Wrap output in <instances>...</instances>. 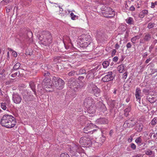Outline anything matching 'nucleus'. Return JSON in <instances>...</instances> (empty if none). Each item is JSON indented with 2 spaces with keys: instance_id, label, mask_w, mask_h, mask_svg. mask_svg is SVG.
<instances>
[{
  "instance_id": "14",
  "label": "nucleus",
  "mask_w": 157,
  "mask_h": 157,
  "mask_svg": "<svg viewBox=\"0 0 157 157\" xmlns=\"http://www.w3.org/2000/svg\"><path fill=\"white\" fill-rule=\"evenodd\" d=\"M89 139L86 137H82L80 138L79 142L81 145H84L85 146L86 145H89L91 144L90 141H89Z\"/></svg>"
},
{
  "instance_id": "11",
  "label": "nucleus",
  "mask_w": 157,
  "mask_h": 157,
  "mask_svg": "<svg viewBox=\"0 0 157 157\" xmlns=\"http://www.w3.org/2000/svg\"><path fill=\"white\" fill-rule=\"evenodd\" d=\"M22 100L20 95L17 93L14 92L12 94V100L16 104H19Z\"/></svg>"
},
{
  "instance_id": "23",
  "label": "nucleus",
  "mask_w": 157,
  "mask_h": 157,
  "mask_svg": "<svg viewBox=\"0 0 157 157\" xmlns=\"http://www.w3.org/2000/svg\"><path fill=\"white\" fill-rule=\"evenodd\" d=\"M51 81V80L49 79H47L45 81V86H46V87L50 88L52 87V84Z\"/></svg>"
},
{
  "instance_id": "28",
  "label": "nucleus",
  "mask_w": 157,
  "mask_h": 157,
  "mask_svg": "<svg viewBox=\"0 0 157 157\" xmlns=\"http://www.w3.org/2000/svg\"><path fill=\"white\" fill-rule=\"evenodd\" d=\"M147 99L149 102L151 103H154L155 102V98L151 96H147Z\"/></svg>"
},
{
  "instance_id": "27",
  "label": "nucleus",
  "mask_w": 157,
  "mask_h": 157,
  "mask_svg": "<svg viewBox=\"0 0 157 157\" xmlns=\"http://www.w3.org/2000/svg\"><path fill=\"white\" fill-rule=\"evenodd\" d=\"M12 73L13 74L11 75V76L13 78H15L17 76L18 77H21L22 76V74H20L19 71L16 72L13 71V72Z\"/></svg>"
},
{
  "instance_id": "52",
  "label": "nucleus",
  "mask_w": 157,
  "mask_h": 157,
  "mask_svg": "<svg viewBox=\"0 0 157 157\" xmlns=\"http://www.w3.org/2000/svg\"><path fill=\"white\" fill-rule=\"evenodd\" d=\"M135 96L137 101L140 102L141 99L140 95H135Z\"/></svg>"
},
{
  "instance_id": "19",
  "label": "nucleus",
  "mask_w": 157,
  "mask_h": 157,
  "mask_svg": "<svg viewBox=\"0 0 157 157\" xmlns=\"http://www.w3.org/2000/svg\"><path fill=\"white\" fill-rule=\"evenodd\" d=\"M143 125L142 124H137L135 127L136 130L138 132H141L142 130Z\"/></svg>"
},
{
  "instance_id": "60",
  "label": "nucleus",
  "mask_w": 157,
  "mask_h": 157,
  "mask_svg": "<svg viewBox=\"0 0 157 157\" xmlns=\"http://www.w3.org/2000/svg\"><path fill=\"white\" fill-rule=\"evenodd\" d=\"M154 46L152 45H151L150 46L149 51L150 52H151L152 49L154 48Z\"/></svg>"
},
{
  "instance_id": "2",
  "label": "nucleus",
  "mask_w": 157,
  "mask_h": 157,
  "mask_svg": "<svg viewBox=\"0 0 157 157\" xmlns=\"http://www.w3.org/2000/svg\"><path fill=\"white\" fill-rule=\"evenodd\" d=\"M40 33L41 35L38 36L40 43L45 46L49 45L52 41V36L50 33L48 31H42Z\"/></svg>"
},
{
  "instance_id": "58",
  "label": "nucleus",
  "mask_w": 157,
  "mask_h": 157,
  "mask_svg": "<svg viewBox=\"0 0 157 157\" xmlns=\"http://www.w3.org/2000/svg\"><path fill=\"white\" fill-rule=\"evenodd\" d=\"M50 74V73L48 71H46L45 73L44 74V75L45 77H47L49 76Z\"/></svg>"
},
{
  "instance_id": "10",
  "label": "nucleus",
  "mask_w": 157,
  "mask_h": 157,
  "mask_svg": "<svg viewBox=\"0 0 157 157\" xmlns=\"http://www.w3.org/2000/svg\"><path fill=\"white\" fill-rule=\"evenodd\" d=\"M78 84V82L75 78H71L69 80L67 85L69 88L76 91V89H77V85Z\"/></svg>"
},
{
  "instance_id": "34",
  "label": "nucleus",
  "mask_w": 157,
  "mask_h": 157,
  "mask_svg": "<svg viewBox=\"0 0 157 157\" xmlns=\"http://www.w3.org/2000/svg\"><path fill=\"white\" fill-rule=\"evenodd\" d=\"M106 139L105 136H104L103 135L102 136L100 137V146H101L102 144H103L104 142Z\"/></svg>"
},
{
  "instance_id": "25",
  "label": "nucleus",
  "mask_w": 157,
  "mask_h": 157,
  "mask_svg": "<svg viewBox=\"0 0 157 157\" xmlns=\"http://www.w3.org/2000/svg\"><path fill=\"white\" fill-rule=\"evenodd\" d=\"M117 69L119 72L120 73H122L125 71L124 65V64H121L118 66Z\"/></svg>"
},
{
  "instance_id": "31",
  "label": "nucleus",
  "mask_w": 157,
  "mask_h": 157,
  "mask_svg": "<svg viewBox=\"0 0 157 157\" xmlns=\"http://www.w3.org/2000/svg\"><path fill=\"white\" fill-rule=\"evenodd\" d=\"M25 32L28 38H31L32 36V33L29 29L26 30Z\"/></svg>"
},
{
  "instance_id": "54",
  "label": "nucleus",
  "mask_w": 157,
  "mask_h": 157,
  "mask_svg": "<svg viewBox=\"0 0 157 157\" xmlns=\"http://www.w3.org/2000/svg\"><path fill=\"white\" fill-rule=\"evenodd\" d=\"M12 54V55L14 57H16L17 55V52L14 51H13Z\"/></svg>"
},
{
  "instance_id": "18",
  "label": "nucleus",
  "mask_w": 157,
  "mask_h": 157,
  "mask_svg": "<svg viewBox=\"0 0 157 157\" xmlns=\"http://www.w3.org/2000/svg\"><path fill=\"white\" fill-rule=\"evenodd\" d=\"M21 65L20 63L18 62H17L14 66L13 68L11 70V73L13 72L16 71L20 67Z\"/></svg>"
},
{
  "instance_id": "47",
  "label": "nucleus",
  "mask_w": 157,
  "mask_h": 157,
  "mask_svg": "<svg viewBox=\"0 0 157 157\" xmlns=\"http://www.w3.org/2000/svg\"><path fill=\"white\" fill-rule=\"evenodd\" d=\"M103 34L102 32H98L97 33V37L98 38H99V39L101 38V37L103 36Z\"/></svg>"
},
{
  "instance_id": "1",
  "label": "nucleus",
  "mask_w": 157,
  "mask_h": 157,
  "mask_svg": "<svg viewBox=\"0 0 157 157\" xmlns=\"http://www.w3.org/2000/svg\"><path fill=\"white\" fill-rule=\"evenodd\" d=\"M0 123L2 126L10 128L14 127L16 123V121L15 118L12 116L6 114L1 118Z\"/></svg>"
},
{
  "instance_id": "39",
  "label": "nucleus",
  "mask_w": 157,
  "mask_h": 157,
  "mask_svg": "<svg viewBox=\"0 0 157 157\" xmlns=\"http://www.w3.org/2000/svg\"><path fill=\"white\" fill-rule=\"evenodd\" d=\"M109 63L108 61H106L102 63V65L103 67L104 68H106L109 65Z\"/></svg>"
},
{
  "instance_id": "33",
  "label": "nucleus",
  "mask_w": 157,
  "mask_h": 157,
  "mask_svg": "<svg viewBox=\"0 0 157 157\" xmlns=\"http://www.w3.org/2000/svg\"><path fill=\"white\" fill-rule=\"evenodd\" d=\"M140 37L139 36H136L132 38L131 39V41L134 44L136 43L137 40L139 39Z\"/></svg>"
},
{
  "instance_id": "7",
  "label": "nucleus",
  "mask_w": 157,
  "mask_h": 157,
  "mask_svg": "<svg viewBox=\"0 0 157 157\" xmlns=\"http://www.w3.org/2000/svg\"><path fill=\"white\" fill-rule=\"evenodd\" d=\"M81 149V147L79 144H73L70 148V155L72 156H75L76 152H80Z\"/></svg>"
},
{
  "instance_id": "5",
  "label": "nucleus",
  "mask_w": 157,
  "mask_h": 157,
  "mask_svg": "<svg viewBox=\"0 0 157 157\" xmlns=\"http://www.w3.org/2000/svg\"><path fill=\"white\" fill-rule=\"evenodd\" d=\"M23 98V102L25 105H29L33 98L31 97L30 93L26 89H24L21 92Z\"/></svg>"
},
{
  "instance_id": "4",
  "label": "nucleus",
  "mask_w": 157,
  "mask_h": 157,
  "mask_svg": "<svg viewBox=\"0 0 157 157\" xmlns=\"http://www.w3.org/2000/svg\"><path fill=\"white\" fill-rule=\"evenodd\" d=\"M96 106L98 108L103 109V110L104 111L106 110V108L104 104L101 102H99L96 105H94L91 106H90V107H88L87 108L88 113L90 114L94 113L96 111L95 109Z\"/></svg>"
},
{
  "instance_id": "35",
  "label": "nucleus",
  "mask_w": 157,
  "mask_h": 157,
  "mask_svg": "<svg viewBox=\"0 0 157 157\" xmlns=\"http://www.w3.org/2000/svg\"><path fill=\"white\" fill-rule=\"evenodd\" d=\"M68 75L69 76H74L75 75H78L77 72L74 70L71 71L68 73Z\"/></svg>"
},
{
  "instance_id": "64",
  "label": "nucleus",
  "mask_w": 157,
  "mask_h": 157,
  "mask_svg": "<svg viewBox=\"0 0 157 157\" xmlns=\"http://www.w3.org/2000/svg\"><path fill=\"white\" fill-rule=\"evenodd\" d=\"M147 52H146L143 54L142 56L143 58H146L147 56Z\"/></svg>"
},
{
  "instance_id": "53",
  "label": "nucleus",
  "mask_w": 157,
  "mask_h": 157,
  "mask_svg": "<svg viewBox=\"0 0 157 157\" xmlns=\"http://www.w3.org/2000/svg\"><path fill=\"white\" fill-rule=\"evenodd\" d=\"M131 147L133 150H135L136 149V146L134 143H132L131 144Z\"/></svg>"
},
{
  "instance_id": "17",
  "label": "nucleus",
  "mask_w": 157,
  "mask_h": 157,
  "mask_svg": "<svg viewBox=\"0 0 157 157\" xmlns=\"http://www.w3.org/2000/svg\"><path fill=\"white\" fill-rule=\"evenodd\" d=\"M84 123L86 124L85 127L90 129L95 126V125L93 123H91L90 121L88 120H86L84 121Z\"/></svg>"
},
{
  "instance_id": "38",
  "label": "nucleus",
  "mask_w": 157,
  "mask_h": 157,
  "mask_svg": "<svg viewBox=\"0 0 157 157\" xmlns=\"http://www.w3.org/2000/svg\"><path fill=\"white\" fill-rule=\"evenodd\" d=\"M157 123V117H155L152 119L151 122V123L152 125L154 126Z\"/></svg>"
},
{
  "instance_id": "44",
  "label": "nucleus",
  "mask_w": 157,
  "mask_h": 157,
  "mask_svg": "<svg viewBox=\"0 0 157 157\" xmlns=\"http://www.w3.org/2000/svg\"><path fill=\"white\" fill-rule=\"evenodd\" d=\"M115 101L114 100L112 101H111L109 103V105L110 106V107H111V108L110 109V111H111L112 109L115 106Z\"/></svg>"
},
{
  "instance_id": "30",
  "label": "nucleus",
  "mask_w": 157,
  "mask_h": 157,
  "mask_svg": "<svg viewBox=\"0 0 157 157\" xmlns=\"http://www.w3.org/2000/svg\"><path fill=\"white\" fill-rule=\"evenodd\" d=\"M135 142L140 146L143 144L142 140L140 137H139L137 138L135 140Z\"/></svg>"
},
{
  "instance_id": "16",
  "label": "nucleus",
  "mask_w": 157,
  "mask_h": 157,
  "mask_svg": "<svg viewBox=\"0 0 157 157\" xmlns=\"http://www.w3.org/2000/svg\"><path fill=\"white\" fill-rule=\"evenodd\" d=\"M136 122H133V121H125L124 124V126L125 127H132L136 124Z\"/></svg>"
},
{
  "instance_id": "37",
  "label": "nucleus",
  "mask_w": 157,
  "mask_h": 157,
  "mask_svg": "<svg viewBox=\"0 0 157 157\" xmlns=\"http://www.w3.org/2000/svg\"><path fill=\"white\" fill-rule=\"evenodd\" d=\"M94 77V75L93 73H90V72L87 75L86 77H87L88 80H90V77H91L90 79H93Z\"/></svg>"
},
{
  "instance_id": "59",
  "label": "nucleus",
  "mask_w": 157,
  "mask_h": 157,
  "mask_svg": "<svg viewBox=\"0 0 157 157\" xmlns=\"http://www.w3.org/2000/svg\"><path fill=\"white\" fill-rule=\"evenodd\" d=\"M116 52V51L115 49H114L113 50L112 54H111V56H114L115 55V53Z\"/></svg>"
},
{
  "instance_id": "8",
  "label": "nucleus",
  "mask_w": 157,
  "mask_h": 157,
  "mask_svg": "<svg viewBox=\"0 0 157 157\" xmlns=\"http://www.w3.org/2000/svg\"><path fill=\"white\" fill-rule=\"evenodd\" d=\"M82 38H79V40H82V43L84 44L85 46H87L92 42V40L90 36L88 34L83 35Z\"/></svg>"
},
{
  "instance_id": "46",
  "label": "nucleus",
  "mask_w": 157,
  "mask_h": 157,
  "mask_svg": "<svg viewBox=\"0 0 157 157\" xmlns=\"http://www.w3.org/2000/svg\"><path fill=\"white\" fill-rule=\"evenodd\" d=\"M145 154L147 155H151L152 154V151L150 150H148L147 151H144Z\"/></svg>"
},
{
  "instance_id": "62",
  "label": "nucleus",
  "mask_w": 157,
  "mask_h": 157,
  "mask_svg": "<svg viewBox=\"0 0 157 157\" xmlns=\"http://www.w3.org/2000/svg\"><path fill=\"white\" fill-rule=\"evenodd\" d=\"M118 58L117 56H115L113 58V61L114 62H116L117 61Z\"/></svg>"
},
{
  "instance_id": "20",
  "label": "nucleus",
  "mask_w": 157,
  "mask_h": 157,
  "mask_svg": "<svg viewBox=\"0 0 157 157\" xmlns=\"http://www.w3.org/2000/svg\"><path fill=\"white\" fill-rule=\"evenodd\" d=\"M66 40L67 41V46H68V48H73V45L71 39L68 37L66 38Z\"/></svg>"
},
{
  "instance_id": "13",
  "label": "nucleus",
  "mask_w": 157,
  "mask_h": 157,
  "mask_svg": "<svg viewBox=\"0 0 157 157\" xmlns=\"http://www.w3.org/2000/svg\"><path fill=\"white\" fill-rule=\"evenodd\" d=\"M105 76L102 77L101 79V80L104 82H107L113 80L114 79V77L112 75V72H109Z\"/></svg>"
},
{
  "instance_id": "15",
  "label": "nucleus",
  "mask_w": 157,
  "mask_h": 157,
  "mask_svg": "<svg viewBox=\"0 0 157 157\" xmlns=\"http://www.w3.org/2000/svg\"><path fill=\"white\" fill-rule=\"evenodd\" d=\"M96 123L98 124H106L108 123V119L105 117H101L97 119L96 121Z\"/></svg>"
},
{
  "instance_id": "36",
  "label": "nucleus",
  "mask_w": 157,
  "mask_h": 157,
  "mask_svg": "<svg viewBox=\"0 0 157 157\" xmlns=\"http://www.w3.org/2000/svg\"><path fill=\"white\" fill-rule=\"evenodd\" d=\"M86 74V70L83 68H82L79 70L78 74L81 75H85Z\"/></svg>"
},
{
  "instance_id": "45",
  "label": "nucleus",
  "mask_w": 157,
  "mask_h": 157,
  "mask_svg": "<svg viewBox=\"0 0 157 157\" xmlns=\"http://www.w3.org/2000/svg\"><path fill=\"white\" fill-rule=\"evenodd\" d=\"M155 25V24L154 23L150 22L148 23L147 27L149 29H151L153 28Z\"/></svg>"
},
{
  "instance_id": "49",
  "label": "nucleus",
  "mask_w": 157,
  "mask_h": 157,
  "mask_svg": "<svg viewBox=\"0 0 157 157\" xmlns=\"http://www.w3.org/2000/svg\"><path fill=\"white\" fill-rule=\"evenodd\" d=\"M56 5H57L58 6V7H59V8L60 9V11H61V12H62L63 11V9L62 8V7L63 6V5L62 6H60V4L59 3H56Z\"/></svg>"
},
{
  "instance_id": "9",
  "label": "nucleus",
  "mask_w": 157,
  "mask_h": 157,
  "mask_svg": "<svg viewBox=\"0 0 157 157\" xmlns=\"http://www.w3.org/2000/svg\"><path fill=\"white\" fill-rule=\"evenodd\" d=\"M103 13H104V16L110 18L114 16L115 15L114 11L109 7H105Z\"/></svg>"
},
{
  "instance_id": "43",
  "label": "nucleus",
  "mask_w": 157,
  "mask_h": 157,
  "mask_svg": "<svg viewBox=\"0 0 157 157\" xmlns=\"http://www.w3.org/2000/svg\"><path fill=\"white\" fill-rule=\"evenodd\" d=\"M0 79L1 81H4L5 79V74L0 73Z\"/></svg>"
},
{
  "instance_id": "24",
  "label": "nucleus",
  "mask_w": 157,
  "mask_h": 157,
  "mask_svg": "<svg viewBox=\"0 0 157 157\" xmlns=\"http://www.w3.org/2000/svg\"><path fill=\"white\" fill-rule=\"evenodd\" d=\"M151 38V35L149 33L146 34L144 38V40L145 41H149Z\"/></svg>"
},
{
  "instance_id": "6",
  "label": "nucleus",
  "mask_w": 157,
  "mask_h": 157,
  "mask_svg": "<svg viewBox=\"0 0 157 157\" xmlns=\"http://www.w3.org/2000/svg\"><path fill=\"white\" fill-rule=\"evenodd\" d=\"M88 90L90 93L93 94L96 97L100 95V90L93 82L91 83L88 86Z\"/></svg>"
},
{
  "instance_id": "26",
  "label": "nucleus",
  "mask_w": 157,
  "mask_h": 157,
  "mask_svg": "<svg viewBox=\"0 0 157 157\" xmlns=\"http://www.w3.org/2000/svg\"><path fill=\"white\" fill-rule=\"evenodd\" d=\"M131 110V107L128 106V107L125 109L124 111V115L127 117L128 116L129 113Z\"/></svg>"
},
{
  "instance_id": "57",
  "label": "nucleus",
  "mask_w": 157,
  "mask_h": 157,
  "mask_svg": "<svg viewBox=\"0 0 157 157\" xmlns=\"http://www.w3.org/2000/svg\"><path fill=\"white\" fill-rule=\"evenodd\" d=\"M135 9L134 6H132L129 8V10L132 11H133L135 10Z\"/></svg>"
},
{
  "instance_id": "21",
  "label": "nucleus",
  "mask_w": 157,
  "mask_h": 157,
  "mask_svg": "<svg viewBox=\"0 0 157 157\" xmlns=\"http://www.w3.org/2000/svg\"><path fill=\"white\" fill-rule=\"evenodd\" d=\"M85 86V84L84 83V82L82 81H79V83H78L77 85V88L76 89V91L77 90H79L81 88L84 86Z\"/></svg>"
},
{
  "instance_id": "51",
  "label": "nucleus",
  "mask_w": 157,
  "mask_h": 157,
  "mask_svg": "<svg viewBox=\"0 0 157 157\" xmlns=\"http://www.w3.org/2000/svg\"><path fill=\"white\" fill-rule=\"evenodd\" d=\"M68 155L67 153H62L60 155V157H67L66 156H68Z\"/></svg>"
},
{
  "instance_id": "32",
  "label": "nucleus",
  "mask_w": 157,
  "mask_h": 157,
  "mask_svg": "<svg viewBox=\"0 0 157 157\" xmlns=\"http://www.w3.org/2000/svg\"><path fill=\"white\" fill-rule=\"evenodd\" d=\"M29 85L33 91L34 92V94L36 95V92L35 89V86L34 83H30Z\"/></svg>"
},
{
  "instance_id": "29",
  "label": "nucleus",
  "mask_w": 157,
  "mask_h": 157,
  "mask_svg": "<svg viewBox=\"0 0 157 157\" xmlns=\"http://www.w3.org/2000/svg\"><path fill=\"white\" fill-rule=\"evenodd\" d=\"M127 23L129 24H134V21L133 18L131 17H129L126 20Z\"/></svg>"
},
{
  "instance_id": "12",
  "label": "nucleus",
  "mask_w": 157,
  "mask_h": 157,
  "mask_svg": "<svg viewBox=\"0 0 157 157\" xmlns=\"http://www.w3.org/2000/svg\"><path fill=\"white\" fill-rule=\"evenodd\" d=\"M94 104V100L90 97H88L84 100V105L86 108Z\"/></svg>"
},
{
  "instance_id": "3",
  "label": "nucleus",
  "mask_w": 157,
  "mask_h": 157,
  "mask_svg": "<svg viewBox=\"0 0 157 157\" xmlns=\"http://www.w3.org/2000/svg\"><path fill=\"white\" fill-rule=\"evenodd\" d=\"M52 82L54 86L59 90L62 89L65 84L63 80L58 77L55 76L53 77Z\"/></svg>"
},
{
  "instance_id": "56",
  "label": "nucleus",
  "mask_w": 157,
  "mask_h": 157,
  "mask_svg": "<svg viewBox=\"0 0 157 157\" xmlns=\"http://www.w3.org/2000/svg\"><path fill=\"white\" fill-rule=\"evenodd\" d=\"M127 76V72H125L123 75L122 78H123L124 79H125L126 78Z\"/></svg>"
},
{
  "instance_id": "61",
  "label": "nucleus",
  "mask_w": 157,
  "mask_h": 157,
  "mask_svg": "<svg viewBox=\"0 0 157 157\" xmlns=\"http://www.w3.org/2000/svg\"><path fill=\"white\" fill-rule=\"evenodd\" d=\"M84 77L83 76H79L78 78V79L80 81H82L81 80L84 79Z\"/></svg>"
},
{
  "instance_id": "63",
  "label": "nucleus",
  "mask_w": 157,
  "mask_h": 157,
  "mask_svg": "<svg viewBox=\"0 0 157 157\" xmlns=\"http://www.w3.org/2000/svg\"><path fill=\"white\" fill-rule=\"evenodd\" d=\"M132 140H133L132 137V136L131 135L130 136V138H129L128 140V141L129 142H132Z\"/></svg>"
},
{
  "instance_id": "22",
  "label": "nucleus",
  "mask_w": 157,
  "mask_h": 157,
  "mask_svg": "<svg viewBox=\"0 0 157 157\" xmlns=\"http://www.w3.org/2000/svg\"><path fill=\"white\" fill-rule=\"evenodd\" d=\"M148 13V11L147 10H143L142 11H141L139 15V17L140 18H144L145 15H147Z\"/></svg>"
},
{
  "instance_id": "55",
  "label": "nucleus",
  "mask_w": 157,
  "mask_h": 157,
  "mask_svg": "<svg viewBox=\"0 0 157 157\" xmlns=\"http://www.w3.org/2000/svg\"><path fill=\"white\" fill-rule=\"evenodd\" d=\"M126 47L127 48H130L132 47V45L131 43L130 42L128 43L126 45Z\"/></svg>"
},
{
  "instance_id": "40",
  "label": "nucleus",
  "mask_w": 157,
  "mask_h": 157,
  "mask_svg": "<svg viewBox=\"0 0 157 157\" xmlns=\"http://www.w3.org/2000/svg\"><path fill=\"white\" fill-rule=\"evenodd\" d=\"M83 132L86 133H90L92 131L90 130V129L87 128L86 127H84L83 129Z\"/></svg>"
},
{
  "instance_id": "41",
  "label": "nucleus",
  "mask_w": 157,
  "mask_h": 157,
  "mask_svg": "<svg viewBox=\"0 0 157 157\" xmlns=\"http://www.w3.org/2000/svg\"><path fill=\"white\" fill-rule=\"evenodd\" d=\"M141 93V90L139 88H136L135 92V95H140Z\"/></svg>"
},
{
  "instance_id": "42",
  "label": "nucleus",
  "mask_w": 157,
  "mask_h": 157,
  "mask_svg": "<svg viewBox=\"0 0 157 157\" xmlns=\"http://www.w3.org/2000/svg\"><path fill=\"white\" fill-rule=\"evenodd\" d=\"M6 103H1V108L4 110H6Z\"/></svg>"
},
{
  "instance_id": "48",
  "label": "nucleus",
  "mask_w": 157,
  "mask_h": 157,
  "mask_svg": "<svg viewBox=\"0 0 157 157\" xmlns=\"http://www.w3.org/2000/svg\"><path fill=\"white\" fill-rule=\"evenodd\" d=\"M6 12L7 13H8L10 12L11 10H12L13 8V6H8V7L7 8V7H6Z\"/></svg>"
},
{
  "instance_id": "50",
  "label": "nucleus",
  "mask_w": 157,
  "mask_h": 157,
  "mask_svg": "<svg viewBox=\"0 0 157 157\" xmlns=\"http://www.w3.org/2000/svg\"><path fill=\"white\" fill-rule=\"evenodd\" d=\"M70 15L71 19L73 20H75V18L76 17V16L75 15H74V13L72 12H71V13Z\"/></svg>"
}]
</instances>
